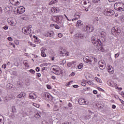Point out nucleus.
Returning <instances> with one entry per match:
<instances>
[{
    "label": "nucleus",
    "instance_id": "ea45409f",
    "mask_svg": "<svg viewBox=\"0 0 124 124\" xmlns=\"http://www.w3.org/2000/svg\"><path fill=\"white\" fill-rule=\"evenodd\" d=\"M41 53H45V48H43V47H42L41 48Z\"/></svg>",
    "mask_w": 124,
    "mask_h": 124
},
{
    "label": "nucleus",
    "instance_id": "6ab92c4d",
    "mask_svg": "<svg viewBox=\"0 0 124 124\" xmlns=\"http://www.w3.org/2000/svg\"><path fill=\"white\" fill-rule=\"evenodd\" d=\"M51 11L53 12V13H58V12L59 11V9L57 7H53L51 8Z\"/></svg>",
    "mask_w": 124,
    "mask_h": 124
},
{
    "label": "nucleus",
    "instance_id": "412c9836",
    "mask_svg": "<svg viewBox=\"0 0 124 124\" xmlns=\"http://www.w3.org/2000/svg\"><path fill=\"white\" fill-rule=\"evenodd\" d=\"M7 88H8V89H10V90H14V89H15V86L9 83L7 85Z\"/></svg>",
    "mask_w": 124,
    "mask_h": 124
},
{
    "label": "nucleus",
    "instance_id": "dca6fc26",
    "mask_svg": "<svg viewBox=\"0 0 124 124\" xmlns=\"http://www.w3.org/2000/svg\"><path fill=\"white\" fill-rule=\"evenodd\" d=\"M37 96L35 93H31L29 94V98L31 99H35L36 98Z\"/></svg>",
    "mask_w": 124,
    "mask_h": 124
},
{
    "label": "nucleus",
    "instance_id": "423d86ee",
    "mask_svg": "<svg viewBox=\"0 0 124 124\" xmlns=\"http://www.w3.org/2000/svg\"><path fill=\"white\" fill-rule=\"evenodd\" d=\"M103 13L106 16H111V15H114L115 12L112 10L106 9L103 11Z\"/></svg>",
    "mask_w": 124,
    "mask_h": 124
},
{
    "label": "nucleus",
    "instance_id": "6e6d98bb",
    "mask_svg": "<svg viewBox=\"0 0 124 124\" xmlns=\"http://www.w3.org/2000/svg\"><path fill=\"white\" fill-rule=\"evenodd\" d=\"M30 46H32V47H35V46H36V45H33V44H32V43H30Z\"/></svg>",
    "mask_w": 124,
    "mask_h": 124
},
{
    "label": "nucleus",
    "instance_id": "1a4fd4ad",
    "mask_svg": "<svg viewBox=\"0 0 124 124\" xmlns=\"http://www.w3.org/2000/svg\"><path fill=\"white\" fill-rule=\"evenodd\" d=\"M98 65L99 66L100 69H105L106 67V64H105V61L104 60H101L98 63Z\"/></svg>",
    "mask_w": 124,
    "mask_h": 124
},
{
    "label": "nucleus",
    "instance_id": "a19ab883",
    "mask_svg": "<svg viewBox=\"0 0 124 124\" xmlns=\"http://www.w3.org/2000/svg\"><path fill=\"white\" fill-rule=\"evenodd\" d=\"M99 1H100V0H93V2L94 3H97Z\"/></svg>",
    "mask_w": 124,
    "mask_h": 124
},
{
    "label": "nucleus",
    "instance_id": "13d9d810",
    "mask_svg": "<svg viewBox=\"0 0 124 124\" xmlns=\"http://www.w3.org/2000/svg\"><path fill=\"white\" fill-rule=\"evenodd\" d=\"M120 108L122 109L123 110H124V106L123 105H120Z\"/></svg>",
    "mask_w": 124,
    "mask_h": 124
},
{
    "label": "nucleus",
    "instance_id": "c9c22d12",
    "mask_svg": "<svg viewBox=\"0 0 124 124\" xmlns=\"http://www.w3.org/2000/svg\"><path fill=\"white\" fill-rule=\"evenodd\" d=\"M12 112L14 113L15 112H16V108L15 106H13L12 107Z\"/></svg>",
    "mask_w": 124,
    "mask_h": 124
},
{
    "label": "nucleus",
    "instance_id": "4be33fe9",
    "mask_svg": "<svg viewBox=\"0 0 124 124\" xmlns=\"http://www.w3.org/2000/svg\"><path fill=\"white\" fill-rule=\"evenodd\" d=\"M27 94L25 93H20L19 94L17 95L18 98H22V97H25Z\"/></svg>",
    "mask_w": 124,
    "mask_h": 124
},
{
    "label": "nucleus",
    "instance_id": "c85d7f7f",
    "mask_svg": "<svg viewBox=\"0 0 124 124\" xmlns=\"http://www.w3.org/2000/svg\"><path fill=\"white\" fill-rule=\"evenodd\" d=\"M58 2V0H52L49 3V5H52V4H54V3H56Z\"/></svg>",
    "mask_w": 124,
    "mask_h": 124
},
{
    "label": "nucleus",
    "instance_id": "5fc2aeb1",
    "mask_svg": "<svg viewBox=\"0 0 124 124\" xmlns=\"http://www.w3.org/2000/svg\"><path fill=\"white\" fill-rule=\"evenodd\" d=\"M50 96H51V97H53L52 95H50L49 93H47V96H46V98H50Z\"/></svg>",
    "mask_w": 124,
    "mask_h": 124
},
{
    "label": "nucleus",
    "instance_id": "864d4df0",
    "mask_svg": "<svg viewBox=\"0 0 124 124\" xmlns=\"http://www.w3.org/2000/svg\"><path fill=\"white\" fill-rule=\"evenodd\" d=\"M8 40H9V41H12L13 39H12V38H11V37H8Z\"/></svg>",
    "mask_w": 124,
    "mask_h": 124
},
{
    "label": "nucleus",
    "instance_id": "2eb2a0df",
    "mask_svg": "<svg viewBox=\"0 0 124 124\" xmlns=\"http://www.w3.org/2000/svg\"><path fill=\"white\" fill-rule=\"evenodd\" d=\"M107 69L108 70V72L110 74H113L114 73V69L113 68V67H112V66H110V65H108Z\"/></svg>",
    "mask_w": 124,
    "mask_h": 124
},
{
    "label": "nucleus",
    "instance_id": "774afa93",
    "mask_svg": "<svg viewBox=\"0 0 124 124\" xmlns=\"http://www.w3.org/2000/svg\"><path fill=\"white\" fill-rule=\"evenodd\" d=\"M78 87H79V86H78L77 85H73V88H78Z\"/></svg>",
    "mask_w": 124,
    "mask_h": 124
},
{
    "label": "nucleus",
    "instance_id": "3c124183",
    "mask_svg": "<svg viewBox=\"0 0 124 124\" xmlns=\"http://www.w3.org/2000/svg\"><path fill=\"white\" fill-rule=\"evenodd\" d=\"M47 88L49 90H51V89H52V86H51V85H47Z\"/></svg>",
    "mask_w": 124,
    "mask_h": 124
},
{
    "label": "nucleus",
    "instance_id": "9d476101",
    "mask_svg": "<svg viewBox=\"0 0 124 124\" xmlns=\"http://www.w3.org/2000/svg\"><path fill=\"white\" fill-rule=\"evenodd\" d=\"M22 32L24 34H30L31 32V29H29L28 27H25L22 29Z\"/></svg>",
    "mask_w": 124,
    "mask_h": 124
},
{
    "label": "nucleus",
    "instance_id": "de8ad7c7",
    "mask_svg": "<svg viewBox=\"0 0 124 124\" xmlns=\"http://www.w3.org/2000/svg\"><path fill=\"white\" fill-rule=\"evenodd\" d=\"M120 18L121 21H124V16H121Z\"/></svg>",
    "mask_w": 124,
    "mask_h": 124
},
{
    "label": "nucleus",
    "instance_id": "f03ea898",
    "mask_svg": "<svg viewBox=\"0 0 124 124\" xmlns=\"http://www.w3.org/2000/svg\"><path fill=\"white\" fill-rule=\"evenodd\" d=\"M91 40L93 45L96 47L98 51L104 52V48L102 47V43L100 40L97 38V36L93 37Z\"/></svg>",
    "mask_w": 124,
    "mask_h": 124
},
{
    "label": "nucleus",
    "instance_id": "69168bd1",
    "mask_svg": "<svg viewBox=\"0 0 124 124\" xmlns=\"http://www.w3.org/2000/svg\"><path fill=\"white\" fill-rule=\"evenodd\" d=\"M37 77H40V76H41V74L40 73H37Z\"/></svg>",
    "mask_w": 124,
    "mask_h": 124
},
{
    "label": "nucleus",
    "instance_id": "58836bf2",
    "mask_svg": "<svg viewBox=\"0 0 124 124\" xmlns=\"http://www.w3.org/2000/svg\"><path fill=\"white\" fill-rule=\"evenodd\" d=\"M29 71L31 72V74H34L35 73V71L32 69H31Z\"/></svg>",
    "mask_w": 124,
    "mask_h": 124
},
{
    "label": "nucleus",
    "instance_id": "39448f33",
    "mask_svg": "<svg viewBox=\"0 0 124 124\" xmlns=\"http://www.w3.org/2000/svg\"><path fill=\"white\" fill-rule=\"evenodd\" d=\"M83 3L84 4L83 6L85 7V11H89V9L91 8V6H92V3L88 0H86L83 2Z\"/></svg>",
    "mask_w": 124,
    "mask_h": 124
},
{
    "label": "nucleus",
    "instance_id": "8fccbe9b",
    "mask_svg": "<svg viewBox=\"0 0 124 124\" xmlns=\"http://www.w3.org/2000/svg\"><path fill=\"white\" fill-rule=\"evenodd\" d=\"M0 124H4V121L2 119H0Z\"/></svg>",
    "mask_w": 124,
    "mask_h": 124
},
{
    "label": "nucleus",
    "instance_id": "c03bdc74",
    "mask_svg": "<svg viewBox=\"0 0 124 124\" xmlns=\"http://www.w3.org/2000/svg\"><path fill=\"white\" fill-rule=\"evenodd\" d=\"M35 70L37 71V72H38L40 71V68H39V67H37L35 69Z\"/></svg>",
    "mask_w": 124,
    "mask_h": 124
},
{
    "label": "nucleus",
    "instance_id": "7c9ffc66",
    "mask_svg": "<svg viewBox=\"0 0 124 124\" xmlns=\"http://www.w3.org/2000/svg\"><path fill=\"white\" fill-rule=\"evenodd\" d=\"M100 34H101L102 37L104 38V37H105V36H106V33H105V32H104L103 31L101 32Z\"/></svg>",
    "mask_w": 124,
    "mask_h": 124
},
{
    "label": "nucleus",
    "instance_id": "c756f323",
    "mask_svg": "<svg viewBox=\"0 0 124 124\" xmlns=\"http://www.w3.org/2000/svg\"><path fill=\"white\" fill-rule=\"evenodd\" d=\"M121 5V2H118L114 4V7L115 8V9H117V7L118 6H120Z\"/></svg>",
    "mask_w": 124,
    "mask_h": 124
},
{
    "label": "nucleus",
    "instance_id": "20e7f679",
    "mask_svg": "<svg viewBox=\"0 0 124 124\" xmlns=\"http://www.w3.org/2000/svg\"><path fill=\"white\" fill-rule=\"evenodd\" d=\"M121 33V29L118 27H113L111 29V33L113 35H119Z\"/></svg>",
    "mask_w": 124,
    "mask_h": 124
},
{
    "label": "nucleus",
    "instance_id": "aec40b11",
    "mask_svg": "<svg viewBox=\"0 0 124 124\" xmlns=\"http://www.w3.org/2000/svg\"><path fill=\"white\" fill-rule=\"evenodd\" d=\"M47 93H48L45 92L41 94V97L42 98H43V99H47Z\"/></svg>",
    "mask_w": 124,
    "mask_h": 124
},
{
    "label": "nucleus",
    "instance_id": "7ed1b4c3",
    "mask_svg": "<svg viewBox=\"0 0 124 124\" xmlns=\"http://www.w3.org/2000/svg\"><path fill=\"white\" fill-rule=\"evenodd\" d=\"M84 62L86 63H89V64L93 65L94 64L95 62H97V60L96 58L93 56H86L83 59Z\"/></svg>",
    "mask_w": 124,
    "mask_h": 124
},
{
    "label": "nucleus",
    "instance_id": "f704fd0d",
    "mask_svg": "<svg viewBox=\"0 0 124 124\" xmlns=\"http://www.w3.org/2000/svg\"><path fill=\"white\" fill-rule=\"evenodd\" d=\"M83 63H80L78 66V69H81L83 67Z\"/></svg>",
    "mask_w": 124,
    "mask_h": 124
},
{
    "label": "nucleus",
    "instance_id": "ddd939ff",
    "mask_svg": "<svg viewBox=\"0 0 124 124\" xmlns=\"http://www.w3.org/2000/svg\"><path fill=\"white\" fill-rule=\"evenodd\" d=\"M20 0H10V3L13 5H19L20 4Z\"/></svg>",
    "mask_w": 124,
    "mask_h": 124
},
{
    "label": "nucleus",
    "instance_id": "052dcab7",
    "mask_svg": "<svg viewBox=\"0 0 124 124\" xmlns=\"http://www.w3.org/2000/svg\"><path fill=\"white\" fill-rule=\"evenodd\" d=\"M64 16H65V18L67 19L68 21H71V19H68V17H67V16H66V15H64Z\"/></svg>",
    "mask_w": 124,
    "mask_h": 124
},
{
    "label": "nucleus",
    "instance_id": "5701e85b",
    "mask_svg": "<svg viewBox=\"0 0 124 124\" xmlns=\"http://www.w3.org/2000/svg\"><path fill=\"white\" fill-rule=\"evenodd\" d=\"M81 15V14H80V13H75V15H74V17H75V18H74V20H78V18H80V16Z\"/></svg>",
    "mask_w": 124,
    "mask_h": 124
},
{
    "label": "nucleus",
    "instance_id": "4c0bfd02",
    "mask_svg": "<svg viewBox=\"0 0 124 124\" xmlns=\"http://www.w3.org/2000/svg\"><path fill=\"white\" fill-rule=\"evenodd\" d=\"M54 111H58V106L55 105L53 108Z\"/></svg>",
    "mask_w": 124,
    "mask_h": 124
},
{
    "label": "nucleus",
    "instance_id": "f3484780",
    "mask_svg": "<svg viewBox=\"0 0 124 124\" xmlns=\"http://www.w3.org/2000/svg\"><path fill=\"white\" fill-rule=\"evenodd\" d=\"M77 36L78 37V38H81V39H84L85 36L84 34L80 32L77 33Z\"/></svg>",
    "mask_w": 124,
    "mask_h": 124
},
{
    "label": "nucleus",
    "instance_id": "09e8293b",
    "mask_svg": "<svg viewBox=\"0 0 124 124\" xmlns=\"http://www.w3.org/2000/svg\"><path fill=\"white\" fill-rule=\"evenodd\" d=\"M72 65V62H69L67 63V66L69 67H70Z\"/></svg>",
    "mask_w": 124,
    "mask_h": 124
},
{
    "label": "nucleus",
    "instance_id": "72a5a7b5",
    "mask_svg": "<svg viewBox=\"0 0 124 124\" xmlns=\"http://www.w3.org/2000/svg\"><path fill=\"white\" fill-rule=\"evenodd\" d=\"M66 62V61L65 60H63L62 61L60 62V64H64Z\"/></svg>",
    "mask_w": 124,
    "mask_h": 124
},
{
    "label": "nucleus",
    "instance_id": "338daca9",
    "mask_svg": "<svg viewBox=\"0 0 124 124\" xmlns=\"http://www.w3.org/2000/svg\"><path fill=\"white\" fill-rule=\"evenodd\" d=\"M2 67H3V68H6V64H4Z\"/></svg>",
    "mask_w": 124,
    "mask_h": 124
},
{
    "label": "nucleus",
    "instance_id": "bb28decb",
    "mask_svg": "<svg viewBox=\"0 0 124 124\" xmlns=\"http://www.w3.org/2000/svg\"><path fill=\"white\" fill-rule=\"evenodd\" d=\"M116 10H117L118 11H119L120 12H122V11H124V7L123 8L121 7H116Z\"/></svg>",
    "mask_w": 124,
    "mask_h": 124
},
{
    "label": "nucleus",
    "instance_id": "473e14b6",
    "mask_svg": "<svg viewBox=\"0 0 124 124\" xmlns=\"http://www.w3.org/2000/svg\"><path fill=\"white\" fill-rule=\"evenodd\" d=\"M34 42L36 44H39V43H40V39H35L34 40Z\"/></svg>",
    "mask_w": 124,
    "mask_h": 124
},
{
    "label": "nucleus",
    "instance_id": "680f3d73",
    "mask_svg": "<svg viewBox=\"0 0 124 124\" xmlns=\"http://www.w3.org/2000/svg\"><path fill=\"white\" fill-rule=\"evenodd\" d=\"M93 93L94 94H96V93H97V91H96V90H93Z\"/></svg>",
    "mask_w": 124,
    "mask_h": 124
},
{
    "label": "nucleus",
    "instance_id": "2f4dec72",
    "mask_svg": "<svg viewBox=\"0 0 124 124\" xmlns=\"http://www.w3.org/2000/svg\"><path fill=\"white\" fill-rule=\"evenodd\" d=\"M32 105L33 106L36 107V108H39V107H40V105L39 104L35 103H33Z\"/></svg>",
    "mask_w": 124,
    "mask_h": 124
},
{
    "label": "nucleus",
    "instance_id": "603ef678",
    "mask_svg": "<svg viewBox=\"0 0 124 124\" xmlns=\"http://www.w3.org/2000/svg\"><path fill=\"white\" fill-rule=\"evenodd\" d=\"M81 86H83V87H85V86H86V83H85L84 82H82L81 83Z\"/></svg>",
    "mask_w": 124,
    "mask_h": 124
},
{
    "label": "nucleus",
    "instance_id": "f8f14e48",
    "mask_svg": "<svg viewBox=\"0 0 124 124\" xmlns=\"http://www.w3.org/2000/svg\"><path fill=\"white\" fill-rule=\"evenodd\" d=\"M25 11L26 9H25V7L22 6H19L17 9V13H19V14H23Z\"/></svg>",
    "mask_w": 124,
    "mask_h": 124
},
{
    "label": "nucleus",
    "instance_id": "49530a36",
    "mask_svg": "<svg viewBox=\"0 0 124 124\" xmlns=\"http://www.w3.org/2000/svg\"><path fill=\"white\" fill-rule=\"evenodd\" d=\"M119 56H120V53H116L115 55V59H117V58H118V57H119Z\"/></svg>",
    "mask_w": 124,
    "mask_h": 124
},
{
    "label": "nucleus",
    "instance_id": "f257e3e1",
    "mask_svg": "<svg viewBox=\"0 0 124 124\" xmlns=\"http://www.w3.org/2000/svg\"><path fill=\"white\" fill-rule=\"evenodd\" d=\"M76 26L78 27V28L80 29L83 31H86V32H92V31H93V28L92 26L90 25L85 26L83 23H82V21L81 20H78L77 21Z\"/></svg>",
    "mask_w": 124,
    "mask_h": 124
},
{
    "label": "nucleus",
    "instance_id": "37998d69",
    "mask_svg": "<svg viewBox=\"0 0 124 124\" xmlns=\"http://www.w3.org/2000/svg\"><path fill=\"white\" fill-rule=\"evenodd\" d=\"M42 57H43L44 58H45V57H46V54L45 53V52H43L41 53Z\"/></svg>",
    "mask_w": 124,
    "mask_h": 124
},
{
    "label": "nucleus",
    "instance_id": "a211bd4d",
    "mask_svg": "<svg viewBox=\"0 0 124 124\" xmlns=\"http://www.w3.org/2000/svg\"><path fill=\"white\" fill-rule=\"evenodd\" d=\"M46 35L47 37H52L54 35V31H49L46 33Z\"/></svg>",
    "mask_w": 124,
    "mask_h": 124
},
{
    "label": "nucleus",
    "instance_id": "a18cd8bd",
    "mask_svg": "<svg viewBox=\"0 0 124 124\" xmlns=\"http://www.w3.org/2000/svg\"><path fill=\"white\" fill-rule=\"evenodd\" d=\"M58 37H60L61 38L62 37V34L59 33L58 34Z\"/></svg>",
    "mask_w": 124,
    "mask_h": 124
},
{
    "label": "nucleus",
    "instance_id": "79ce46f5",
    "mask_svg": "<svg viewBox=\"0 0 124 124\" xmlns=\"http://www.w3.org/2000/svg\"><path fill=\"white\" fill-rule=\"evenodd\" d=\"M23 63L26 67H29V64L27 62H24Z\"/></svg>",
    "mask_w": 124,
    "mask_h": 124
},
{
    "label": "nucleus",
    "instance_id": "0e129e2a",
    "mask_svg": "<svg viewBox=\"0 0 124 124\" xmlns=\"http://www.w3.org/2000/svg\"><path fill=\"white\" fill-rule=\"evenodd\" d=\"M112 108L113 109H116V105H113L112 106Z\"/></svg>",
    "mask_w": 124,
    "mask_h": 124
},
{
    "label": "nucleus",
    "instance_id": "4d7b16f0",
    "mask_svg": "<svg viewBox=\"0 0 124 124\" xmlns=\"http://www.w3.org/2000/svg\"><path fill=\"white\" fill-rule=\"evenodd\" d=\"M100 23L101 25H104V24H105V22H104L103 20H100Z\"/></svg>",
    "mask_w": 124,
    "mask_h": 124
},
{
    "label": "nucleus",
    "instance_id": "393cba45",
    "mask_svg": "<svg viewBox=\"0 0 124 124\" xmlns=\"http://www.w3.org/2000/svg\"><path fill=\"white\" fill-rule=\"evenodd\" d=\"M108 85L110 87H116L117 86V83H114L113 81H111V82L108 83Z\"/></svg>",
    "mask_w": 124,
    "mask_h": 124
},
{
    "label": "nucleus",
    "instance_id": "4468645a",
    "mask_svg": "<svg viewBox=\"0 0 124 124\" xmlns=\"http://www.w3.org/2000/svg\"><path fill=\"white\" fill-rule=\"evenodd\" d=\"M78 102L80 105H85L86 103H87V102H86V100H84L83 98H80L78 100Z\"/></svg>",
    "mask_w": 124,
    "mask_h": 124
},
{
    "label": "nucleus",
    "instance_id": "0eeeda50",
    "mask_svg": "<svg viewBox=\"0 0 124 124\" xmlns=\"http://www.w3.org/2000/svg\"><path fill=\"white\" fill-rule=\"evenodd\" d=\"M52 20L54 22H58L59 24H61L62 23V16H55L52 17Z\"/></svg>",
    "mask_w": 124,
    "mask_h": 124
},
{
    "label": "nucleus",
    "instance_id": "cd10ccee",
    "mask_svg": "<svg viewBox=\"0 0 124 124\" xmlns=\"http://www.w3.org/2000/svg\"><path fill=\"white\" fill-rule=\"evenodd\" d=\"M4 11H5V13H6V14H8V13H9V11H10L9 7H8V6L5 7Z\"/></svg>",
    "mask_w": 124,
    "mask_h": 124
},
{
    "label": "nucleus",
    "instance_id": "e433bc0d",
    "mask_svg": "<svg viewBox=\"0 0 124 124\" xmlns=\"http://www.w3.org/2000/svg\"><path fill=\"white\" fill-rule=\"evenodd\" d=\"M87 83L89 85H90V86H93V82L92 81H89Z\"/></svg>",
    "mask_w": 124,
    "mask_h": 124
},
{
    "label": "nucleus",
    "instance_id": "e2e57ef3",
    "mask_svg": "<svg viewBox=\"0 0 124 124\" xmlns=\"http://www.w3.org/2000/svg\"><path fill=\"white\" fill-rule=\"evenodd\" d=\"M68 106L69 107H72V104L71 103H69Z\"/></svg>",
    "mask_w": 124,
    "mask_h": 124
},
{
    "label": "nucleus",
    "instance_id": "9b49d317",
    "mask_svg": "<svg viewBox=\"0 0 124 124\" xmlns=\"http://www.w3.org/2000/svg\"><path fill=\"white\" fill-rule=\"evenodd\" d=\"M52 70L56 75H60V67L57 65H54L52 67Z\"/></svg>",
    "mask_w": 124,
    "mask_h": 124
},
{
    "label": "nucleus",
    "instance_id": "a878e982",
    "mask_svg": "<svg viewBox=\"0 0 124 124\" xmlns=\"http://www.w3.org/2000/svg\"><path fill=\"white\" fill-rule=\"evenodd\" d=\"M50 27H54L55 29H56V30H60V26L57 24H51Z\"/></svg>",
    "mask_w": 124,
    "mask_h": 124
},
{
    "label": "nucleus",
    "instance_id": "bf43d9fd",
    "mask_svg": "<svg viewBox=\"0 0 124 124\" xmlns=\"http://www.w3.org/2000/svg\"><path fill=\"white\" fill-rule=\"evenodd\" d=\"M3 28L4 29V30H8V26H5L3 27Z\"/></svg>",
    "mask_w": 124,
    "mask_h": 124
},
{
    "label": "nucleus",
    "instance_id": "6e6552de",
    "mask_svg": "<svg viewBox=\"0 0 124 124\" xmlns=\"http://www.w3.org/2000/svg\"><path fill=\"white\" fill-rule=\"evenodd\" d=\"M8 22L11 26L14 27L16 26V24H17V21H16V19L14 18H10L8 19Z\"/></svg>",
    "mask_w": 124,
    "mask_h": 124
},
{
    "label": "nucleus",
    "instance_id": "b1692460",
    "mask_svg": "<svg viewBox=\"0 0 124 124\" xmlns=\"http://www.w3.org/2000/svg\"><path fill=\"white\" fill-rule=\"evenodd\" d=\"M41 116H42V114H41V112H37L34 117L35 118H36V119H39V118H41Z\"/></svg>",
    "mask_w": 124,
    "mask_h": 124
}]
</instances>
